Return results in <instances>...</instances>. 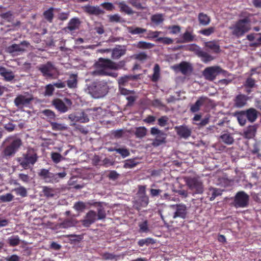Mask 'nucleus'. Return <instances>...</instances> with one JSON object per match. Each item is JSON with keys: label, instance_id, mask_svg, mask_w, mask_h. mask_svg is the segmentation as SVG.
<instances>
[{"label": "nucleus", "instance_id": "49", "mask_svg": "<svg viewBox=\"0 0 261 261\" xmlns=\"http://www.w3.org/2000/svg\"><path fill=\"white\" fill-rule=\"evenodd\" d=\"M206 46L213 50V51L215 53H218L220 52V46L215 42L211 41L208 42L206 43Z\"/></svg>", "mask_w": 261, "mask_h": 261}, {"label": "nucleus", "instance_id": "43", "mask_svg": "<svg viewBox=\"0 0 261 261\" xmlns=\"http://www.w3.org/2000/svg\"><path fill=\"white\" fill-rule=\"evenodd\" d=\"M50 126L53 130L55 131H61L67 129V127L64 124L59 123L55 122L50 123Z\"/></svg>", "mask_w": 261, "mask_h": 261}, {"label": "nucleus", "instance_id": "12", "mask_svg": "<svg viewBox=\"0 0 261 261\" xmlns=\"http://www.w3.org/2000/svg\"><path fill=\"white\" fill-rule=\"evenodd\" d=\"M91 109H87L78 115L71 114L68 115V118L72 122H79L81 123H86L89 121L88 114H90Z\"/></svg>", "mask_w": 261, "mask_h": 261}, {"label": "nucleus", "instance_id": "64", "mask_svg": "<svg viewBox=\"0 0 261 261\" xmlns=\"http://www.w3.org/2000/svg\"><path fill=\"white\" fill-rule=\"evenodd\" d=\"M73 207L77 211H83L86 208V204L82 201H79L74 204Z\"/></svg>", "mask_w": 261, "mask_h": 261}, {"label": "nucleus", "instance_id": "14", "mask_svg": "<svg viewBox=\"0 0 261 261\" xmlns=\"http://www.w3.org/2000/svg\"><path fill=\"white\" fill-rule=\"evenodd\" d=\"M172 206L175 208V211L174 213L173 218H180L185 219L187 216L188 211L186 205L184 204L173 205Z\"/></svg>", "mask_w": 261, "mask_h": 261}, {"label": "nucleus", "instance_id": "57", "mask_svg": "<svg viewBox=\"0 0 261 261\" xmlns=\"http://www.w3.org/2000/svg\"><path fill=\"white\" fill-rule=\"evenodd\" d=\"M137 164L138 163L134 159H130L125 161L123 167L125 168H132Z\"/></svg>", "mask_w": 261, "mask_h": 261}, {"label": "nucleus", "instance_id": "16", "mask_svg": "<svg viewBox=\"0 0 261 261\" xmlns=\"http://www.w3.org/2000/svg\"><path fill=\"white\" fill-rule=\"evenodd\" d=\"M96 220H97L96 213L93 210H90L86 214L84 219L82 221V223L85 227H89Z\"/></svg>", "mask_w": 261, "mask_h": 261}, {"label": "nucleus", "instance_id": "50", "mask_svg": "<svg viewBox=\"0 0 261 261\" xmlns=\"http://www.w3.org/2000/svg\"><path fill=\"white\" fill-rule=\"evenodd\" d=\"M126 61L125 60H121L116 63L113 61L112 70H117L121 69H123L125 66Z\"/></svg>", "mask_w": 261, "mask_h": 261}, {"label": "nucleus", "instance_id": "59", "mask_svg": "<svg viewBox=\"0 0 261 261\" xmlns=\"http://www.w3.org/2000/svg\"><path fill=\"white\" fill-rule=\"evenodd\" d=\"M0 16L4 19L10 22L13 19V14L10 11L1 13Z\"/></svg>", "mask_w": 261, "mask_h": 261}, {"label": "nucleus", "instance_id": "19", "mask_svg": "<svg viewBox=\"0 0 261 261\" xmlns=\"http://www.w3.org/2000/svg\"><path fill=\"white\" fill-rule=\"evenodd\" d=\"M52 104L60 113H65L68 111V107L60 98L54 99Z\"/></svg>", "mask_w": 261, "mask_h": 261}, {"label": "nucleus", "instance_id": "26", "mask_svg": "<svg viewBox=\"0 0 261 261\" xmlns=\"http://www.w3.org/2000/svg\"><path fill=\"white\" fill-rule=\"evenodd\" d=\"M207 99V98L206 97L201 96L199 97L195 103L191 106L190 111L192 113L198 112L200 109V107L204 103Z\"/></svg>", "mask_w": 261, "mask_h": 261}, {"label": "nucleus", "instance_id": "39", "mask_svg": "<svg viewBox=\"0 0 261 261\" xmlns=\"http://www.w3.org/2000/svg\"><path fill=\"white\" fill-rule=\"evenodd\" d=\"M42 113L47 117V121L50 123L56 120V114L53 111L46 109L43 110Z\"/></svg>", "mask_w": 261, "mask_h": 261}, {"label": "nucleus", "instance_id": "62", "mask_svg": "<svg viewBox=\"0 0 261 261\" xmlns=\"http://www.w3.org/2000/svg\"><path fill=\"white\" fill-rule=\"evenodd\" d=\"M51 158L55 163L57 164L61 161L62 156L59 153L52 152L51 154Z\"/></svg>", "mask_w": 261, "mask_h": 261}, {"label": "nucleus", "instance_id": "40", "mask_svg": "<svg viewBox=\"0 0 261 261\" xmlns=\"http://www.w3.org/2000/svg\"><path fill=\"white\" fill-rule=\"evenodd\" d=\"M160 76V67L159 64H155L153 67V73L151 77V81L153 82H156Z\"/></svg>", "mask_w": 261, "mask_h": 261}, {"label": "nucleus", "instance_id": "17", "mask_svg": "<svg viewBox=\"0 0 261 261\" xmlns=\"http://www.w3.org/2000/svg\"><path fill=\"white\" fill-rule=\"evenodd\" d=\"M248 99L247 95L240 93L233 99V106L237 108H242L247 105Z\"/></svg>", "mask_w": 261, "mask_h": 261}, {"label": "nucleus", "instance_id": "56", "mask_svg": "<svg viewBox=\"0 0 261 261\" xmlns=\"http://www.w3.org/2000/svg\"><path fill=\"white\" fill-rule=\"evenodd\" d=\"M129 79V76H124L120 77L118 80L119 88H124L123 86L126 85Z\"/></svg>", "mask_w": 261, "mask_h": 261}, {"label": "nucleus", "instance_id": "10", "mask_svg": "<svg viewBox=\"0 0 261 261\" xmlns=\"http://www.w3.org/2000/svg\"><path fill=\"white\" fill-rule=\"evenodd\" d=\"M43 76L46 77H53L56 68L52 62L48 61L46 64L40 65L38 67Z\"/></svg>", "mask_w": 261, "mask_h": 261}, {"label": "nucleus", "instance_id": "2", "mask_svg": "<svg viewBox=\"0 0 261 261\" xmlns=\"http://www.w3.org/2000/svg\"><path fill=\"white\" fill-rule=\"evenodd\" d=\"M38 159V156L36 151L33 148H30L20 157L17 158L16 161L23 169L32 170Z\"/></svg>", "mask_w": 261, "mask_h": 261}, {"label": "nucleus", "instance_id": "31", "mask_svg": "<svg viewBox=\"0 0 261 261\" xmlns=\"http://www.w3.org/2000/svg\"><path fill=\"white\" fill-rule=\"evenodd\" d=\"M80 24V21L78 18H73L70 20L65 29H67L70 31H74L79 28Z\"/></svg>", "mask_w": 261, "mask_h": 261}, {"label": "nucleus", "instance_id": "7", "mask_svg": "<svg viewBox=\"0 0 261 261\" xmlns=\"http://www.w3.org/2000/svg\"><path fill=\"white\" fill-rule=\"evenodd\" d=\"M22 145V141L20 138H12L10 143L3 151L4 156L10 157L14 155Z\"/></svg>", "mask_w": 261, "mask_h": 261}, {"label": "nucleus", "instance_id": "22", "mask_svg": "<svg viewBox=\"0 0 261 261\" xmlns=\"http://www.w3.org/2000/svg\"><path fill=\"white\" fill-rule=\"evenodd\" d=\"M257 129V125L256 124L248 126L243 131V137L247 139H253L255 136Z\"/></svg>", "mask_w": 261, "mask_h": 261}, {"label": "nucleus", "instance_id": "3", "mask_svg": "<svg viewBox=\"0 0 261 261\" xmlns=\"http://www.w3.org/2000/svg\"><path fill=\"white\" fill-rule=\"evenodd\" d=\"M108 90L107 83L103 81L93 82L88 87V92L95 98L105 96L108 92Z\"/></svg>", "mask_w": 261, "mask_h": 261}, {"label": "nucleus", "instance_id": "30", "mask_svg": "<svg viewBox=\"0 0 261 261\" xmlns=\"http://www.w3.org/2000/svg\"><path fill=\"white\" fill-rule=\"evenodd\" d=\"M234 116L241 126H243L246 124L247 119L244 110L235 112Z\"/></svg>", "mask_w": 261, "mask_h": 261}, {"label": "nucleus", "instance_id": "60", "mask_svg": "<svg viewBox=\"0 0 261 261\" xmlns=\"http://www.w3.org/2000/svg\"><path fill=\"white\" fill-rule=\"evenodd\" d=\"M119 91L121 95L125 96L126 97L135 94V92L134 90H127L125 88H119Z\"/></svg>", "mask_w": 261, "mask_h": 261}, {"label": "nucleus", "instance_id": "53", "mask_svg": "<svg viewBox=\"0 0 261 261\" xmlns=\"http://www.w3.org/2000/svg\"><path fill=\"white\" fill-rule=\"evenodd\" d=\"M55 91L54 86L53 84H49L45 87L44 95L45 96H50L53 95Z\"/></svg>", "mask_w": 261, "mask_h": 261}, {"label": "nucleus", "instance_id": "28", "mask_svg": "<svg viewBox=\"0 0 261 261\" xmlns=\"http://www.w3.org/2000/svg\"><path fill=\"white\" fill-rule=\"evenodd\" d=\"M0 75L4 77L6 81H11L14 78V75L11 70H7L4 67H0Z\"/></svg>", "mask_w": 261, "mask_h": 261}, {"label": "nucleus", "instance_id": "5", "mask_svg": "<svg viewBox=\"0 0 261 261\" xmlns=\"http://www.w3.org/2000/svg\"><path fill=\"white\" fill-rule=\"evenodd\" d=\"M146 186H138V190L137 193V199L135 202V208L138 211L142 207H146L149 203V197L146 195Z\"/></svg>", "mask_w": 261, "mask_h": 261}, {"label": "nucleus", "instance_id": "6", "mask_svg": "<svg viewBox=\"0 0 261 261\" xmlns=\"http://www.w3.org/2000/svg\"><path fill=\"white\" fill-rule=\"evenodd\" d=\"M186 182L192 194H201L204 191V186L199 177H188L186 178Z\"/></svg>", "mask_w": 261, "mask_h": 261}, {"label": "nucleus", "instance_id": "37", "mask_svg": "<svg viewBox=\"0 0 261 261\" xmlns=\"http://www.w3.org/2000/svg\"><path fill=\"white\" fill-rule=\"evenodd\" d=\"M54 10V8L53 7H50L47 10L45 11L43 13L44 18L49 23L53 22V21Z\"/></svg>", "mask_w": 261, "mask_h": 261}, {"label": "nucleus", "instance_id": "9", "mask_svg": "<svg viewBox=\"0 0 261 261\" xmlns=\"http://www.w3.org/2000/svg\"><path fill=\"white\" fill-rule=\"evenodd\" d=\"M219 66H211L206 68L203 71V75L207 80L212 81L221 73H226Z\"/></svg>", "mask_w": 261, "mask_h": 261}, {"label": "nucleus", "instance_id": "63", "mask_svg": "<svg viewBox=\"0 0 261 261\" xmlns=\"http://www.w3.org/2000/svg\"><path fill=\"white\" fill-rule=\"evenodd\" d=\"M137 98V97L135 96V94L128 95V96L126 97V99L127 100L126 106H132L134 105L135 101L136 100Z\"/></svg>", "mask_w": 261, "mask_h": 261}, {"label": "nucleus", "instance_id": "13", "mask_svg": "<svg viewBox=\"0 0 261 261\" xmlns=\"http://www.w3.org/2000/svg\"><path fill=\"white\" fill-rule=\"evenodd\" d=\"M32 95L28 96L24 95H19L14 99L15 105L18 108H22L28 106L33 100Z\"/></svg>", "mask_w": 261, "mask_h": 261}, {"label": "nucleus", "instance_id": "44", "mask_svg": "<svg viewBox=\"0 0 261 261\" xmlns=\"http://www.w3.org/2000/svg\"><path fill=\"white\" fill-rule=\"evenodd\" d=\"M139 227V232L147 233L149 231L148 221L145 220L138 224Z\"/></svg>", "mask_w": 261, "mask_h": 261}, {"label": "nucleus", "instance_id": "41", "mask_svg": "<svg viewBox=\"0 0 261 261\" xmlns=\"http://www.w3.org/2000/svg\"><path fill=\"white\" fill-rule=\"evenodd\" d=\"M256 82L254 79L249 76L246 79L244 83V86L245 88H255L257 86Z\"/></svg>", "mask_w": 261, "mask_h": 261}, {"label": "nucleus", "instance_id": "33", "mask_svg": "<svg viewBox=\"0 0 261 261\" xmlns=\"http://www.w3.org/2000/svg\"><path fill=\"white\" fill-rule=\"evenodd\" d=\"M77 221L75 219L68 218L65 219L61 224L60 226L62 228H67L75 226Z\"/></svg>", "mask_w": 261, "mask_h": 261}, {"label": "nucleus", "instance_id": "46", "mask_svg": "<svg viewBox=\"0 0 261 261\" xmlns=\"http://www.w3.org/2000/svg\"><path fill=\"white\" fill-rule=\"evenodd\" d=\"M154 45L151 43L141 41L138 42L137 47L140 49H151Z\"/></svg>", "mask_w": 261, "mask_h": 261}, {"label": "nucleus", "instance_id": "42", "mask_svg": "<svg viewBox=\"0 0 261 261\" xmlns=\"http://www.w3.org/2000/svg\"><path fill=\"white\" fill-rule=\"evenodd\" d=\"M102 256L103 259L106 260H117L120 258L121 255L120 254L116 255L114 253H111L109 252H105L103 253L102 255Z\"/></svg>", "mask_w": 261, "mask_h": 261}, {"label": "nucleus", "instance_id": "48", "mask_svg": "<svg viewBox=\"0 0 261 261\" xmlns=\"http://www.w3.org/2000/svg\"><path fill=\"white\" fill-rule=\"evenodd\" d=\"M155 243L154 240L151 238L141 239L138 242V245L140 247H143L144 245L148 246L149 244H153Z\"/></svg>", "mask_w": 261, "mask_h": 261}, {"label": "nucleus", "instance_id": "29", "mask_svg": "<svg viewBox=\"0 0 261 261\" xmlns=\"http://www.w3.org/2000/svg\"><path fill=\"white\" fill-rule=\"evenodd\" d=\"M198 20L199 24L200 25L206 26L211 22V17L207 14L200 12L198 15Z\"/></svg>", "mask_w": 261, "mask_h": 261}, {"label": "nucleus", "instance_id": "11", "mask_svg": "<svg viewBox=\"0 0 261 261\" xmlns=\"http://www.w3.org/2000/svg\"><path fill=\"white\" fill-rule=\"evenodd\" d=\"M189 50L194 51L198 57L201 58L202 61L205 63H207L213 60V58L212 56L202 50L197 45L192 44L190 46Z\"/></svg>", "mask_w": 261, "mask_h": 261}, {"label": "nucleus", "instance_id": "61", "mask_svg": "<svg viewBox=\"0 0 261 261\" xmlns=\"http://www.w3.org/2000/svg\"><path fill=\"white\" fill-rule=\"evenodd\" d=\"M14 198L13 195L11 193H7L5 195H2L0 196V200L2 202H10Z\"/></svg>", "mask_w": 261, "mask_h": 261}, {"label": "nucleus", "instance_id": "38", "mask_svg": "<svg viewBox=\"0 0 261 261\" xmlns=\"http://www.w3.org/2000/svg\"><path fill=\"white\" fill-rule=\"evenodd\" d=\"M119 8H120V11L121 12H124L127 14L131 15L134 13L131 8L126 5L124 2L119 3Z\"/></svg>", "mask_w": 261, "mask_h": 261}, {"label": "nucleus", "instance_id": "27", "mask_svg": "<svg viewBox=\"0 0 261 261\" xmlns=\"http://www.w3.org/2000/svg\"><path fill=\"white\" fill-rule=\"evenodd\" d=\"M167 135L164 132H162L158 135L153 140L152 145L154 147H158L163 144L166 143Z\"/></svg>", "mask_w": 261, "mask_h": 261}, {"label": "nucleus", "instance_id": "47", "mask_svg": "<svg viewBox=\"0 0 261 261\" xmlns=\"http://www.w3.org/2000/svg\"><path fill=\"white\" fill-rule=\"evenodd\" d=\"M164 20L163 15L162 14H154L151 17V21L156 24L162 23Z\"/></svg>", "mask_w": 261, "mask_h": 261}, {"label": "nucleus", "instance_id": "45", "mask_svg": "<svg viewBox=\"0 0 261 261\" xmlns=\"http://www.w3.org/2000/svg\"><path fill=\"white\" fill-rule=\"evenodd\" d=\"M20 240L18 236H12L8 239V242L10 246L14 247L18 245Z\"/></svg>", "mask_w": 261, "mask_h": 261}, {"label": "nucleus", "instance_id": "4", "mask_svg": "<svg viewBox=\"0 0 261 261\" xmlns=\"http://www.w3.org/2000/svg\"><path fill=\"white\" fill-rule=\"evenodd\" d=\"M113 61L109 59L99 58L94 64L95 70L93 72V75L105 76L110 75L107 69L112 70Z\"/></svg>", "mask_w": 261, "mask_h": 261}, {"label": "nucleus", "instance_id": "18", "mask_svg": "<svg viewBox=\"0 0 261 261\" xmlns=\"http://www.w3.org/2000/svg\"><path fill=\"white\" fill-rule=\"evenodd\" d=\"M175 130L177 135L182 138L187 139L191 135V129L185 125L175 126Z\"/></svg>", "mask_w": 261, "mask_h": 261}, {"label": "nucleus", "instance_id": "24", "mask_svg": "<svg viewBox=\"0 0 261 261\" xmlns=\"http://www.w3.org/2000/svg\"><path fill=\"white\" fill-rule=\"evenodd\" d=\"M244 111L246 114L247 120L251 123H253L256 120L259 114L255 109L253 108L244 110Z\"/></svg>", "mask_w": 261, "mask_h": 261}, {"label": "nucleus", "instance_id": "34", "mask_svg": "<svg viewBox=\"0 0 261 261\" xmlns=\"http://www.w3.org/2000/svg\"><path fill=\"white\" fill-rule=\"evenodd\" d=\"M221 141L227 145H231L234 142V139L229 133H224L220 136Z\"/></svg>", "mask_w": 261, "mask_h": 261}, {"label": "nucleus", "instance_id": "36", "mask_svg": "<svg viewBox=\"0 0 261 261\" xmlns=\"http://www.w3.org/2000/svg\"><path fill=\"white\" fill-rule=\"evenodd\" d=\"M147 131V128L145 127L140 126L136 128L134 134L136 138H142L146 135Z\"/></svg>", "mask_w": 261, "mask_h": 261}, {"label": "nucleus", "instance_id": "8", "mask_svg": "<svg viewBox=\"0 0 261 261\" xmlns=\"http://www.w3.org/2000/svg\"><path fill=\"white\" fill-rule=\"evenodd\" d=\"M233 202L236 208L247 207L249 205V196L244 191H239L234 197Z\"/></svg>", "mask_w": 261, "mask_h": 261}, {"label": "nucleus", "instance_id": "32", "mask_svg": "<svg viewBox=\"0 0 261 261\" xmlns=\"http://www.w3.org/2000/svg\"><path fill=\"white\" fill-rule=\"evenodd\" d=\"M222 194V191L220 189L211 188L209 189L207 192L208 197L210 198V201L214 200L216 197L220 196Z\"/></svg>", "mask_w": 261, "mask_h": 261}, {"label": "nucleus", "instance_id": "21", "mask_svg": "<svg viewBox=\"0 0 261 261\" xmlns=\"http://www.w3.org/2000/svg\"><path fill=\"white\" fill-rule=\"evenodd\" d=\"M195 35L193 34V30L189 31L187 29L182 35L181 38L176 42L178 43H184L192 42L194 40Z\"/></svg>", "mask_w": 261, "mask_h": 261}, {"label": "nucleus", "instance_id": "1", "mask_svg": "<svg viewBox=\"0 0 261 261\" xmlns=\"http://www.w3.org/2000/svg\"><path fill=\"white\" fill-rule=\"evenodd\" d=\"M253 16L246 11L242 12L240 14V17L242 18L237 21L234 24L231 26L229 29L231 30L232 34L238 38H240L244 35L251 30V17Z\"/></svg>", "mask_w": 261, "mask_h": 261}, {"label": "nucleus", "instance_id": "35", "mask_svg": "<svg viewBox=\"0 0 261 261\" xmlns=\"http://www.w3.org/2000/svg\"><path fill=\"white\" fill-rule=\"evenodd\" d=\"M77 76L76 74H71L70 75L69 79L67 81V86L69 88H75L77 86Z\"/></svg>", "mask_w": 261, "mask_h": 261}, {"label": "nucleus", "instance_id": "15", "mask_svg": "<svg viewBox=\"0 0 261 261\" xmlns=\"http://www.w3.org/2000/svg\"><path fill=\"white\" fill-rule=\"evenodd\" d=\"M172 68L175 71H180L183 75H185L189 73H191L193 70L191 65L185 61L181 62L179 64L174 65Z\"/></svg>", "mask_w": 261, "mask_h": 261}, {"label": "nucleus", "instance_id": "52", "mask_svg": "<svg viewBox=\"0 0 261 261\" xmlns=\"http://www.w3.org/2000/svg\"><path fill=\"white\" fill-rule=\"evenodd\" d=\"M156 42L162 43L165 45H170L173 43V40L169 37H159L156 40Z\"/></svg>", "mask_w": 261, "mask_h": 261}, {"label": "nucleus", "instance_id": "25", "mask_svg": "<svg viewBox=\"0 0 261 261\" xmlns=\"http://www.w3.org/2000/svg\"><path fill=\"white\" fill-rule=\"evenodd\" d=\"M21 45L28 46L29 43L27 41H22L20 44H13L7 48V51L10 54H14L16 52L24 51V49L21 47Z\"/></svg>", "mask_w": 261, "mask_h": 261}, {"label": "nucleus", "instance_id": "58", "mask_svg": "<svg viewBox=\"0 0 261 261\" xmlns=\"http://www.w3.org/2000/svg\"><path fill=\"white\" fill-rule=\"evenodd\" d=\"M15 191L17 195H20L22 197H24L27 195V191L26 189L23 187H19V188H15Z\"/></svg>", "mask_w": 261, "mask_h": 261}, {"label": "nucleus", "instance_id": "51", "mask_svg": "<svg viewBox=\"0 0 261 261\" xmlns=\"http://www.w3.org/2000/svg\"><path fill=\"white\" fill-rule=\"evenodd\" d=\"M215 31V28L214 27H211L201 30L199 31V33L205 36H209L213 34Z\"/></svg>", "mask_w": 261, "mask_h": 261}, {"label": "nucleus", "instance_id": "55", "mask_svg": "<svg viewBox=\"0 0 261 261\" xmlns=\"http://www.w3.org/2000/svg\"><path fill=\"white\" fill-rule=\"evenodd\" d=\"M97 219L102 220L106 217V213L103 207L100 206L97 208Z\"/></svg>", "mask_w": 261, "mask_h": 261}, {"label": "nucleus", "instance_id": "23", "mask_svg": "<svg viewBox=\"0 0 261 261\" xmlns=\"http://www.w3.org/2000/svg\"><path fill=\"white\" fill-rule=\"evenodd\" d=\"M83 11L90 15H98L103 13V11L98 7L87 5L82 7Z\"/></svg>", "mask_w": 261, "mask_h": 261}, {"label": "nucleus", "instance_id": "20", "mask_svg": "<svg viewBox=\"0 0 261 261\" xmlns=\"http://www.w3.org/2000/svg\"><path fill=\"white\" fill-rule=\"evenodd\" d=\"M126 49L124 46L117 45L112 50L111 58L113 60H118L125 55Z\"/></svg>", "mask_w": 261, "mask_h": 261}, {"label": "nucleus", "instance_id": "54", "mask_svg": "<svg viewBox=\"0 0 261 261\" xmlns=\"http://www.w3.org/2000/svg\"><path fill=\"white\" fill-rule=\"evenodd\" d=\"M43 192L44 196L47 197H53L55 195V191L51 188L44 187L43 188Z\"/></svg>", "mask_w": 261, "mask_h": 261}]
</instances>
